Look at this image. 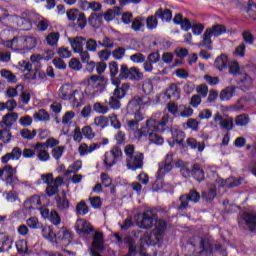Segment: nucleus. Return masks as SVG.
Wrapping results in <instances>:
<instances>
[{
	"mask_svg": "<svg viewBox=\"0 0 256 256\" xmlns=\"http://www.w3.org/2000/svg\"><path fill=\"white\" fill-rule=\"evenodd\" d=\"M32 123H33V118L29 115L22 116L19 119V125H21L22 127H30Z\"/></svg>",
	"mask_w": 256,
	"mask_h": 256,
	"instance_id": "61",
	"label": "nucleus"
},
{
	"mask_svg": "<svg viewBox=\"0 0 256 256\" xmlns=\"http://www.w3.org/2000/svg\"><path fill=\"white\" fill-rule=\"evenodd\" d=\"M229 63V58L225 54H221L215 59L214 67L218 69V71H223L224 69H227V65Z\"/></svg>",
	"mask_w": 256,
	"mask_h": 256,
	"instance_id": "20",
	"label": "nucleus"
},
{
	"mask_svg": "<svg viewBox=\"0 0 256 256\" xmlns=\"http://www.w3.org/2000/svg\"><path fill=\"white\" fill-rule=\"evenodd\" d=\"M130 61L133 63H145V55L142 53H136L130 56Z\"/></svg>",
	"mask_w": 256,
	"mask_h": 256,
	"instance_id": "64",
	"label": "nucleus"
},
{
	"mask_svg": "<svg viewBox=\"0 0 256 256\" xmlns=\"http://www.w3.org/2000/svg\"><path fill=\"white\" fill-rule=\"evenodd\" d=\"M86 49L87 51L95 53V51H97V41L93 38L88 39L86 41Z\"/></svg>",
	"mask_w": 256,
	"mask_h": 256,
	"instance_id": "62",
	"label": "nucleus"
},
{
	"mask_svg": "<svg viewBox=\"0 0 256 256\" xmlns=\"http://www.w3.org/2000/svg\"><path fill=\"white\" fill-rule=\"evenodd\" d=\"M0 137L3 143H9L11 141V128L5 127L0 130Z\"/></svg>",
	"mask_w": 256,
	"mask_h": 256,
	"instance_id": "47",
	"label": "nucleus"
},
{
	"mask_svg": "<svg viewBox=\"0 0 256 256\" xmlns=\"http://www.w3.org/2000/svg\"><path fill=\"white\" fill-rule=\"evenodd\" d=\"M239 81L240 83H243L248 89L249 87H253V78H251L247 74H242L239 78Z\"/></svg>",
	"mask_w": 256,
	"mask_h": 256,
	"instance_id": "55",
	"label": "nucleus"
},
{
	"mask_svg": "<svg viewBox=\"0 0 256 256\" xmlns=\"http://www.w3.org/2000/svg\"><path fill=\"white\" fill-rule=\"evenodd\" d=\"M172 121L169 114H164L162 116L161 121L158 122V132L163 133V131H167L169 129V122Z\"/></svg>",
	"mask_w": 256,
	"mask_h": 256,
	"instance_id": "34",
	"label": "nucleus"
},
{
	"mask_svg": "<svg viewBox=\"0 0 256 256\" xmlns=\"http://www.w3.org/2000/svg\"><path fill=\"white\" fill-rule=\"evenodd\" d=\"M21 155H23V150L19 147H14L11 153H6L2 156L1 163L7 165L9 161H19V159H21Z\"/></svg>",
	"mask_w": 256,
	"mask_h": 256,
	"instance_id": "12",
	"label": "nucleus"
},
{
	"mask_svg": "<svg viewBox=\"0 0 256 256\" xmlns=\"http://www.w3.org/2000/svg\"><path fill=\"white\" fill-rule=\"evenodd\" d=\"M142 27H145V24H143V20L141 18H135L132 21L131 29L133 31H136V32L141 31Z\"/></svg>",
	"mask_w": 256,
	"mask_h": 256,
	"instance_id": "58",
	"label": "nucleus"
},
{
	"mask_svg": "<svg viewBox=\"0 0 256 256\" xmlns=\"http://www.w3.org/2000/svg\"><path fill=\"white\" fill-rule=\"evenodd\" d=\"M173 169V153L166 155L165 160L159 164L158 179L165 177Z\"/></svg>",
	"mask_w": 256,
	"mask_h": 256,
	"instance_id": "9",
	"label": "nucleus"
},
{
	"mask_svg": "<svg viewBox=\"0 0 256 256\" xmlns=\"http://www.w3.org/2000/svg\"><path fill=\"white\" fill-rule=\"evenodd\" d=\"M19 38H14L10 42V47H22L26 51H31V49H35L37 47V38L33 36H24L20 39L21 42H18Z\"/></svg>",
	"mask_w": 256,
	"mask_h": 256,
	"instance_id": "7",
	"label": "nucleus"
},
{
	"mask_svg": "<svg viewBox=\"0 0 256 256\" xmlns=\"http://www.w3.org/2000/svg\"><path fill=\"white\" fill-rule=\"evenodd\" d=\"M186 143L190 149H198L199 153H203L205 150V142H197V140L193 137L188 138Z\"/></svg>",
	"mask_w": 256,
	"mask_h": 256,
	"instance_id": "29",
	"label": "nucleus"
},
{
	"mask_svg": "<svg viewBox=\"0 0 256 256\" xmlns=\"http://www.w3.org/2000/svg\"><path fill=\"white\" fill-rule=\"evenodd\" d=\"M16 249H17L18 253H27V251H28L27 241L18 240L16 242Z\"/></svg>",
	"mask_w": 256,
	"mask_h": 256,
	"instance_id": "60",
	"label": "nucleus"
},
{
	"mask_svg": "<svg viewBox=\"0 0 256 256\" xmlns=\"http://www.w3.org/2000/svg\"><path fill=\"white\" fill-rule=\"evenodd\" d=\"M93 110L96 113H99L100 115H105V114L109 113V107L101 104V102L94 103Z\"/></svg>",
	"mask_w": 256,
	"mask_h": 256,
	"instance_id": "46",
	"label": "nucleus"
},
{
	"mask_svg": "<svg viewBox=\"0 0 256 256\" xmlns=\"http://www.w3.org/2000/svg\"><path fill=\"white\" fill-rule=\"evenodd\" d=\"M214 122L218 123L221 129H225L226 131H233V127H235L233 117L224 118L219 113L214 114Z\"/></svg>",
	"mask_w": 256,
	"mask_h": 256,
	"instance_id": "10",
	"label": "nucleus"
},
{
	"mask_svg": "<svg viewBox=\"0 0 256 256\" xmlns=\"http://www.w3.org/2000/svg\"><path fill=\"white\" fill-rule=\"evenodd\" d=\"M168 227L169 223H167V221L157 218L152 233L144 234L141 238L142 243H146V245H157V243H161Z\"/></svg>",
	"mask_w": 256,
	"mask_h": 256,
	"instance_id": "2",
	"label": "nucleus"
},
{
	"mask_svg": "<svg viewBox=\"0 0 256 256\" xmlns=\"http://www.w3.org/2000/svg\"><path fill=\"white\" fill-rule=\"evenodd\" d=\"M124 153L126 155V167L130 171H137L143 167V161L145 154L142 152H135V145L128 144L124 147Z\"/></svg>",
	"mask_w": 256,
	"mask_h": 256,
	"instance_id": "3",
	"label": "nucleus"
},
{
	"mask_svg": "<svg viewBox=\"0 0 256 256\" xmlns=\"http://www.w3.org/2000/svg\"><path fill=\"white\" fill-rule=\"evenodd\" d=\"M143 72L139 70L137 67H131L130 68V80L131 81H143Z\"/></svg>",
	"mask_w": 256,
	"mask_h": 256,
	"instance_id": "36",
	"label": "nucleus"
},
{
	"mask_svg": "<svg viewBox=\"0 0 256 256\" xmlns=\"http://www.w3.org/2000/svg\"><path fill=\"white\" fill-rule=\"evenodd\" d=\"M75 229L77 233H84L85 235H89V233L93 231L91 223L85 219H78L75 223Z\"/></svg>",
	"mask_w": 256,
	"mask_h": 256,
	"instance_id": "14",
	"label": "nucleus"
},
{
	"mask_svg": "<svg viewBox=\"0 0 256 256\" xmlns=\"http://www.w3.org/2000/svg\"><path fill=\"white\" fill-rule=\"evenodd\" d=\"M39 205H41V198L39 195H34L24 202V209L28 211L31 209H39Z\"/></svg>",
	"mask_w": 256,
	"mask_h": 256,
	"instance_id": "18",
	"label": "nucleus"
},
{
	"mask_svg": "<svg viewBox=\"0 0 256 256\" xmlns=\"http://www.w3.org/2000/svg\"><path fill=\"white\" fill-rule=\"evenodd\" d=\"M119 79H130L131 77V68L127 64H122L120 66Z\"/></svg>",
	"mask_w": 256,
	"mask_h": 256,
	"instance_id": "43",
	"label": "nucleus"
},
{
	"mask_svg": "<svg viewBox=\"0 0 256 256\" xmlns=\"http://www.w3.org/2000/svg\"><path fill=\"white\" fill-rule=\"evenodd\" d=\"M180 93L181 92H180L177 84L172 83V84H170L168 89H166L165 95L167 96L168 99H171V97H174V99H180L181 98Z\"/></svg>",
	"mask_w": 256,
	"mask_h": 256,
	"instance_id": "25",
	"label": "nucleus"
},
{
	"mask_svg": "<svg viewBox=\"0 0 256 256\" xmlns=\"http://www.w3.org/2000/svg\"><path fill=\"white\" fill-rule=\"evenodd\" d=\"M76 213L82 216L89 213V206H87V203L85 201L82 200L76 205Z\"/></svg>",
	"mask_w": 256,
	"mask_h": 256,
	"instance_id": "42",
	"label": "nucleus"
},
{
	"mask_svg": "<svg viewBox=\"0 0 256 256\" xmlns=\"http://www.w3.org/2000/svg\"><path fill=\"white\" fill-rule=\"evenodd\" d=\"M158 21L157 16H149L146 19V27L147 29H150V31H153V29H157Z\"/></svg>",
	"mask_w": 256,
	"mask_h": 256,
	"instance_id": "49",
	"label": "nucleus"
},
{
	"mask_svg": "<svg viewBox=\"0 0 256 256\" xmlns=\"http://www.w3.org/2000/svg\"><path fill=\"white\" fill-rule=\"evenodd\" d=\"M112 56H113L114 59H116L117 61L121 60L122 57H125V48L119 47V48L113 50Z\"/></svg>",
	"mask_w": 256,
	"mask_h": 256,
	"instance_id": "63",
	"label": "nucleus"
},
{
	"mask_svg": "<svg viewBox=\"0 0 256 256\" xmlns=\"http://www.w3.org/2000/svg\"><path fill=\"white\" fill-rule=\"evenodd\" d=\"M200 199L201 194L197 190L192 189L188 194H184L179 197L180 205L177 209L178 211H185V209L189 207V201H191V203H199Z\"/></svg>",
	"mask_w": 256,
	"mask_h": 256,
	"instance_id": "6",
	"label": "nucleus"
},
{
	"mask_svg": "<svg viewBox=\"0 0 256 256\" xmlns=\"http://www.w3.org/2000/svg\"><path fill=\"white\" fill-rule=\"evenodd\" d=\"M103 234L101 232H96L93 238L92 247L97 251H102L103 247Z\"/></svg>",
	"mask_w": 256,
	"mask_h": 256,
	"instance_id": "30",
	"label": "nucleus"
},
{
	"mask_svg": "<svg viewBox=\"0 0 256 256\" xmlns=\"http://www.w3.org/2000/svg\"><path fill=\"white\" fill-rule=\"evenodd\" d=\"M1 177L4 175V182L6 185H10V187H16L21 183L19 177L17 176V169L13 168L11 165H5L3 168H0Z\"/></svg>",
	"mask_w": 256,
	"mask_h": 256,
	"instance_id": "5",
	"label": "nucleus"
},
{
	"mask_svg": "<svg viewBox=\"0 0 256 256\" xmlns=\"http://www.w3.org/2000/svg\"><path fill=\"white\" fill-rule=\"evenodd\" d=\"M18 25H20L22 31H29L33 27L31 20L25 18H20L18 20Z\"/></svg>",
	"mask_w": 256,
	"mask_h": 256,
	"instance_id": "50",
	"label": "nucleus"
},
{
	"mask_svg": "<svg viewBox=\"0 0 256 256\" xmlns=\"http://www.w3.org/2000/svg\"><path fill=\"white\" fill-rule=\"evenodd\" d=\"M143 99H145L143 96H134L128 103L129 109H136V111L141 109V107L145 105V101H143Z\"/></svg>",
	"mask_w": 256,
	"mask_h": 256,
	"instance_id": "27",
	"label": "nucleus"
},
{
	"mask_svg": "<svg viewBox=\"0 0 256 256\" xmlns=\"http://www.w3.org/2000/svg\"><path fill=\"white\" fill-rule=\"evenodd\" d=\"M56 206L59 211H67L69 209V205H71V202L67 198H61V196H57L55 198Z\"/></svg>",
	"mask_w": 256,
	"mask_h": 256,
	"instance_id": "33",
	"label": "nucleus"
},
{
	"mask_svg": "<svg viewBox=\"0 0 256 256\" xmlns=\"http://www.w3.org/2000/svg\"><path fill=\"white\" fill-rule=\"evenodd\" d=\"M157 218V213H155L153 210H146L142 214L139 222L141 229H151L153 224L157 221Z\"/></svg>",
	"mask_w": 256,
	"mask_h": 256,
	"instance_id": "8",
	"label": "nucleus"
},
{
	"mask_svg": "<svg viewBox=\"0 0 256 256\" xmlns=\"http://www.w3.org/2000/svg\"><path fill=\"white\" fill-rule=\"evenodd\" d=\"M81 12H79V9L72 8L66 12V15L68 17L69 21H77L78 16Z\"/></svg>",
	"mask_w": 256,
	"mask_h": 256,
	"instance_id": "56",
	"label": "nucleus"
},
{
	"mask_svg": "<svg viewBox=\"0 0 256 256\" xmlns=\"http://www.w3.org/2000/svg\"><path fill=\"white\" fill-rule=\"evenodd\" d=\"M76 25L79 29H85L87 26V17H85V13L81 12L78 18H76Z\"/></svg>",
	"mask_w": 256,
	"mask_h": 256,
	"instance_id": "54",
	"label": "nucleus"
},
{
	"mask_svg": "<svg viewBox=\"0 0 256 256\" xmlns=\"http://www.w3.org/2000/svg\"><path fill=\"white\" fill-rule=\"evenodd\" d=\"M240 218L245 221L247 227L249 228L250 231H255L256 229V214H251V213H243Z\"/></svg>",
	"mask_w": 256,
	"mask_h": 256,
	"instance_id": "17",
	"label": "nucleus"
},
{
	"mask_svg": "<svg viewBox=\"0 0 256 256\" xmlns=\"http://www.w3.org/2000/svg\"><path fill=\"white\" fill-rule=\"evenodd\" d=\"M8 249H11L9 237L4 234H0V253H3V251H8Z\"/></svg>",
	"mask_w": 256,
	"mask_h": 256,
	"instance_id": "41",
	"label": "nucleus"
},
{
	"mask_svg": "<svg viewBox=\"0 0 256 256\" xmlns=\"http://www.w3.org/2000/svg\"><path fill=\"white\" fill-rule=\"evenodd\" d=\"M251 121V118L249 117V114H240L235 117V124L238 127H247Z\"/></svg>",
	"mask_w": 256,
	"mask_h": 256,
	"instance_id": "31",
	"label": "nucleus"
},
{
	"mask_svg": "<svg viewBox=\"0 0 256 256\" xmlns=\"http://www.w3.org/2000/svg\"><path fill=\"white\" fill-rule=\"evenodd\" d=\"M20 135L22 139H27L28 141H31L32 139H35L37 137V130H29L27 128H24L20 130Z\"/></svg>",
	"mask_w": 256,
	"mask_h": 256,
	"instance_id": "40",
	"label": "nucleus"
},
{
	"mask_svg": "<svg viewBox=\"0 0 256 256\" xmlns=\"http://www.w3.org/2000/svg\"><path fill=\"white\" fill-rule=\"evenodd\" d=\"M72 235L67 228L62 227L56 234V240L62 245H69L71 243Z\"/></svg>",
	"mask_w": 256,
	"mask_h": 256,
	"instance_id": "13",
	"label": "nucleus"
},
{
	"mask_svg": "<svg viewBox=\"0 0 256 256\" xmlns=\"http://www.w3.org/2000/svg\"><path fill=\"white\" fill-rule=\"evenodd\" d=\"M37 153L39 161L46 162L49 161V159H51V156L49 155V152L47 150L39 149L37 150Z\"/></svg>",
	"mask_w": 256,
	"mask_h": 256,
	"instance_id": "59",
	"label": "nucleus"
},
{
	"mask_svg": "<svg viewBox=\"0 0 256 256\" xmlns=\"http://www.w3.org/2000/svg\"><path fill=\"white\" fill-rule=\"evenodd\" d=\"M235 86H228L221 90L220 92V99L222 101H230V99L235 95Z\"/></svg>",
	"mask_w": 256,
	"mask_h": 256,
	"instance_id": "28",
	"label": "nucleus"
},
{
	"mask_svg": "<svg viewBox=\"0 0 256 256\" xmlns=\"http://www.w3.org/2000/svg\"><path fill=\"white\" fill-rule=\"evenodd\" d=\"M211 37H213L208 29L205 30L203 34V40L199 44V47H205L208 49V51H213V40H211Z\"/></svg>",
	"mask_w": 256,
	"mask_h": 256,
	"instance_id": "22",
	"label": "nucleus"
},
{
	"mask_svg": "<svg viewBox=\"0 0 256 256\" xmlns=\"http://www.w3.org/2000/svg\"><path fill=\"white\" fill-rule=\"evenodd\" d=\"M199 249V253L202 256H227V248H225V246H222L219 242H216L213 248L211 242L207 238H200Z\"/></svg>",
	"mask_w": 256,
	"mask_h": 256,
	"instance_id": "4",
	"label": "nucleus"
},
{
	"mask_svg": "<svg viewBox=\"0 0 256 256\" xmlns=\"http://www.w3.org/2000/svg\"><path fill=\"white\" fill-rule=\"evenodd\" d=\"M63 153H65V146H57L51 151V155L56 161H59L63 157Z\"/></svg>",
	"mask_w": 256,
	"mask_h": 256,
	"instance_id": "44",
	"label": "nucleus"
},
{
	"mask_svg": "<svg viewBox=\"0 0 256 256\" xmlns=\"http://www.w3.org/2000/svg\"><path fill=\"white\" fill-rule=\"evenodd\" d=\"M48 219L50 223H52V225H61V216L59 215V212H57V210H51Z\"/></svg>",
	"mask_w": 256,
	"mask_h": 256,
	"instance_id": "45",
	"label": "nucleus"
},
{
	"mask_svg": "<svg viewBox=\"0 0 256 256\" xmlns=\"http://www.w3.org/2000/svg\"><path fill=\"white\" fill-rule=\"evenodd\" d=\"M242 37L244 43H247L248 45H253V43H255V37H253V34H251L249 30L243 31Z\"/></svg>",
	"mask_w": 256,
	"mask_h": 256,
	"instance_id": "53",
	"label": "nucleus"
},
{
	"mask_svg": "<svg viewBox=\"0 0 256 256\" xmlns=\"http://www.w3.org/2000/svg\"><path fill=\"white\" fill-rule=\"evenodd\" d=\"M59 37V32H51L47 35L46 42L48 45H50V47H55V45L59 43Z\"/></svg>",
	"mask_w": 256,
	"mask_h": 256,
	"instance_id": "38",
	"label": "nucleus"
},
{
	"mask_svg": "<svg viewBox=\"0 0 256 256\" xmlns=\"http://www.w3.org/2000/svg\"><path fill=\"white\" fill-rule=\"evenodd\" d=\"M173 143H177L178 145H183L185 141V132L179 129L172 130Z\"/></svg>",
	"mask_w": 256,
	"mask_h": 256,
	"instance_id": "32",
	"label": "nucleus"
},
{
	"mask_svg": "<svg viewBox=\"0 0 256 256\" xmlns=\"http://www.w3.org/2000/svg\"><path fill=\"white\" fill-rule=\"evenodd\" d=\"M101 147V144L98 143H92L87 145L86 143H81L78 147V152L81 155V157H85V155H89V153H93L96 149H99Z\"/></svg>",
	"mask_w": 256,
	"mask_h": 256,
	"instance_id": "15",
	"label": "nucleus"
},
{
	"mask_svg": "<svg viewBox=\"0 0 256 256\" xmlns=\"http://www.w3.org/2000/svg\"><path fill=\"white\" fill-rule=\"evenodd\" d=\"M217 197V186L215 184L208 185V192H202V199L204 201H213Z\"/></svg>",
	"mask_w": 256,
	"mask_h": 256,
	"instance_id": "24",
	"label": "nucleus"
},
{
	"mask_svg": "<svg viewBox=\"0 0 256 256\" xmlns=\"http://www.w3.org/2000/svg\"><path fill=\"white\" fill-rule=\"evenodd\" d=\"M108 105L109 107H111V109H114V110L121 109V99L115 96H112L109 98Z\"/></svg>",
	"mask_w": 256,
	"mask_h": 256,
	"instance_id": "52",
	"label": "nucleus"
},
{
	"mask_svg": "<svg viewBox=\"0 0 256 256\" xmlns=\"http://www.w3.org/2000/svg\"><path fill=\"white\" fill-rule=\"evenodd\" d=\"M58 95L60 99H63L64 101H71V97H73V86L71 84L61 86Z\"/></svg>",
	"mask_w": 256,
	"mask_h": 256,
	"instance_id": "16",
	"label": "nucleus"
},
{
	"mask_svg": "<svg viewBox=\"0 0 256 256\" xmlns=\"http://www.w3.org/2000/svg\"><path fill=\"white\" fill-rule=\"evenodd\" d=\"M109 71L112 79H115L119 75V64L115 61L109 63Z\"/></svg>",
	"mask_w": 256,
	"mask_h": 256,
	"instance_id": "48",
	"label": "nucleus"
},
{
	"mask_svg": "<svg viewBox=\"0 0 256 256\" xmlns=\"http://www.w3.org/2000/svg\"><path fill=\"white\" fill-rule=\"evenodd\" d=\"M70 45L74 53H79L83 50V46L85 45V38L79 36L74 39H70Z\"/></svg>",
	"mask_w": 256,
	"mask_h": 256,
	"instance_id": "23",
	"label": "nucleus"
},
{
	"mask_svg": "<svg viewBox=\"0 0 256 256\" xmlns=\"http://www.w3.org/2000/svg\"><path fill=\"white\" fill-rule=\"evenodd\" d=\"M83 99H85L83 90L81 89L72 90V96L70 101H72L74 107H80L81 103H83Z\"/></svg>",
	"mask_w": 256,
	"mask_h": 256,
	"instance_id": "19",
	"label": "nucleus"
},
{
	"mask_svg": "<svg viewBox=\"0 0 256 256\" xmlns=\"http://www.w3.org/2000/svg\"><path fill=\"white\" fill-rule=\"evenodd\" d=\"M156 17H159L163 21H166V23H170L171 19H173V13L169 9H163L159 8L156 13Z\"/></svg>",
	"mask_w": 256,
	"mask_h": 256,
	"instance_id": "26",
	"label": "nucleus"
},
{
	"mask_svg": "<svg viewBox=\"0 0 256 256\" xmlns=\"http://www.w3.org/2000/svg\"><path fill=\"white\" fill-rule=\"evenodd\" d=\"M155 131H159V122H157V119L155 118H149L146 121L145 126L134 132V136L138 141H141L143 137H147L150 143H154V145H163V138Z\"/></svg>",
	"mask_w": 256,
	"mask_h": 256,
	"instance_id": "1",
	"label": "nucleus"
},
{
	"mask_svg": "<svg viewBox=\"0 0 256 256\" xmlns=\"http://www.w3.org/2000/svg\"><path fill=\"white\" fill-rule=\"evenodd\" d=\"M192 175H193L194 179H196V181L201 182V181L205 180V172L203 171V169H201L199 167L198 164L193 165Z\"/></svg>",
	"mask_w": 256,
	"mask_h": 256,
	"instance_id": "35",
	"label": "nucleus"
},
{
	"mask_svg": "<svg viewBox=\"0 0 256 256\" xmlns=\"http://www.w3.org/2000/svg\"><path fill=\"white\" fill-rule=\"evenodd\" d=\"M17 119H19V114L16 112H9L6 115L2 117V120L0 121V127L3 129L7 127L8 129H11L15 123H17Z\"/></svg>",
	"mask_w": 256,
	"mask_h": 256,
	"instance_id": "11",
	"label": "nucleus"
},
{
	"mask_svg": "<svg viewBox=\"0 0 256 256\" xmlns=\"http://www.w3.org/2000/svg\"><path fill=\"white\" fill-rule=\"evenodd\" d=\"M213 37H221L227 33V27L222 24H215L211 28H207Z\"/></svg>",
	"mask_w": 256,
	"mask_h": 256,
	"instance_id": "21",
	"label": "nucleus"
},
{
	"mask_svg": "<svg viewBox=\"0 0 256 256\" xmlns=\"http://www.w3.org/2000/svg\"><path fill=\"white\" fill-rule=\"evenodd\" d=\"M94 125L95 127L105 129L109 125V118L107 116H97L94 118Z\"/></svg>",
	"mask_w": 256,
	"mask_h": 256,
	"instance_id": "39",
	"label": "nucleus"
},
{
	"mask_svg": "<svg viewBox=\"0 0 256 256\" xmlns=\"http://www.w3.org/2000/svg\"><path fill=\"white\" fill-rule=\"evenodd\" d=\"M35 121H49L51 116L45 109H40L38 112L33 114Z\"/></svg>",
	"mask_w": 256,
	"mask_h": 256,
	"instance_id": "37",
	"label": "nucleus"
},
{
	"mask_svg": "<svg viewBox=\"0 0 256 256\" xmlns=\"http://www.w3.org/2000/svg\"><path fill=\"white\" fill-rule=\"evenodd\" d=\"M83 162L81 160L75 161L72 165L69 166L68 170L66 171V175H71V173H77L79 169H81Z\"/></svg>",
	"mask_w": 256,
	"mask_h": 256,
	"instance_id": "51",
	"label": "nucleus"
},
{
	"mask_svg": "<svg viewBox=\"0 0 256 256\" xmlns=\"http://www.w3.org/2000/svg\"><path fill=\"white\" fill-rule=\"evenodd\" d=\"M49 25H51L49 20L42 18V20L38 21V24L36 27L38 31L44 32V31H47V29H49Z\"/></svg>",
	"mask_w": 256,
	"mask_h": 256,
	"instance_id": "57",
	"label": "nucleus"
}]
</instances>
